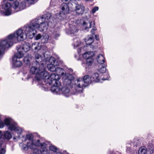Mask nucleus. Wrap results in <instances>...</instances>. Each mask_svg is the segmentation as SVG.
Masks as SVG:
<instances>
[{
    "mask_svg": "<svg viewBox=\"0 0 154 154\" xmlns=\"http://www.w3.org/2000/svg\"><path fill=\"white\" fill-rule=\"evenodd\" d=\"M48 26L47 21L42 20V18L36 19L31 21V24L23 27V30L20 29L15 33L9 35L7 38L0 42V56L3 54L5 48L11 47L16 40L22 41L26 38L27 36L32 38L36 33V29H39L42 32L46 30Z\"/></svg>",
    "mask_w": 154,
    "mask_h": 154,
    "instance_id": "f257e3e1",
    "label": "nucleus"
},
{
    "mask_svg": "<svg viewBox=\"0 0 154 154\" xmlns=\"http://www.w3.org/2000/svg\"><path fill=\"white\" fill-rule=\"evenodd\" d=\"M25 8V2H22L19 3L18 0L15 1L11 5L9 3H6L5 5H2V8L5 10L4 12L1 10L0 13L2 15L8 16L11 14V9L13 8L16 12L20 11Z\"/></svg>",
    "mask_w": 154,
    "mask_h": 154,
    "instance_id": "f03ea898",
    "label": "nucleus"
},
{
    "mask_svg": "<svg viewBox=\"0 0 154 154\" xmlns=\"http://www.w3.org/2000/svg\"><path fill=\"white\" fill-rule=\"evenodd\" d=\"M60 79L59 75L55 74H51L50 76L49 75L46 79H45L44 81L49 85H52L53 86L51 88V91L54 93L58 94L60 91L59 88L61 85L59 81Z\"/></svg>",
    "mask_w": 154,
    "mask_h": 154,
    "instance_id": "7ed1b4c3",
    "label": "nucleus"
},
{
    "mask_svg": "<svg viewBox=\"0 0 154 154\" xmlns=\"http://www.w3.org/2000/svg\"><path fill=\"white\" fill-rule=\"evenodd\" d=\"M92 81L91 78H90L89 75H85L83 78L79 79L75 81V83L72 86L73 90H74L76 92H82L83 87L86 85H84V83L88 84L91 83Z\"/></svg>",
    "mask_w": 154,
    "mask_h": 154,
    "instance_id": "20e7f679",
    "label": "nucleus"
},
{
    "mask_svg": "<svg viewBox=\"0 0 154 154\" xmlns=\"http://www.w3.org/2000/svg\"><path fill=\"white\" fill-rule=\"evenodd\" d=\"M41 64H42L41 69H38L35 66L32 67L30 69V72L36 75L35 78L38 81H40L42 79L45 80L49 75L48 72L45 71L44 67H43V63H41Z\"/></svg>",
    "mask_w": 154,
    "mask_h": 154,
    "instance_id": "39448f33",
    "label": "nucleus"
},
{
    "mask_svg": "<svg viewBox=\"0 0 154 154\" xmlns=\"http://www.w3.org/2000/svg\"><path fill=\"white\" fill-rule=\"evenodd\" d=\"M33 136L31 134H27L26 136V139L28 140L29 142H27L28 146L30 147V148L31 149H33V151L36 148H34L35 146H40L42 147L44 146H45V143L42 142L40 140H34L33 139Z\"/></svg>",
    "mask_w": 154,
    "mask_h": 154,
    "instance_id": "423d86ee",
    "label": "nucleus"
},
{
    "mask_svg": "<svg viewBox=\"0 0 154 154\" xmlns=\"http://www.w3.org/2000/svg\"><path fill=\"white\" fill-rule=\"evenodd\" d=\"M94 55V53L93 51H88L83 54L84 58L86 59V64L88 66L91 65L94 62L92 57Z\"/></svg>",
    "mask_w": 154,
    "mask_h": 154,
    "instance_id": "0eeeda50",
    "label": "nucleus"
},
{
    "mask_svg": "<svg viewBox=\"0 0 154 154\" xmlns=\"http://www.w3.org/2000/svg\"><path fill=\"white\" fill-rule=\"evenodd\" d=\"M70 83L71 81L70 80H68L67 79H65L64 84H65L66 86L63 87L60 91L62 92L63 94L66 97L69 96L70 94V90L68 88L67 85Z\"/></svg>",
    "mask_w": 154,
    "mask_h": 154,
    "instance_id": "6e6552de",
    "label": "nucleus"
},
{
    "mask_svg": "<svg viewBox=\"0 0 154 154\" xmlns=\"http://www.w3.org/2000/svg\"><path fill=\"white\" fill-rule=\"evenodd\" d=\"M8 129L11 131H14L17 134V137H19L23 131L22 129L17 126L16 123L11 124L8 127Z\"/></svg>",
    "mask_w": 154,
    "mask_h": 154,
    "instance_id": "1a4fd4ad",
    "label": "nucleus"
},
{
    "mask_svg": "<svg viewBox=\"0 0 154 154\" xmlns=\"http://www.w3.org/2000/svg\"><path fill=\"white\" fill-rule=\"evenodd\" d=\"M92 24H93L92 29L91 30V34L94 35L95 34L94 31L96 30V28L94 27L95 25V23L94 21L93 22H89L88 23H87L85 21H84L83 23V25L84 26H86L85 27V29H87L90 28L92 27Z\"/></svg>",
    "mask_w": 154,
    "mask_h": 154,
    "instance_id": "9d476101",
    "label": "nucleus"
},
{
    "mask_svg": "<svg viewBox=\"0 0 154 154\" xmlns=\"http://www.w3.org/2000/svg\"><path fill=\"white\" fill-rule=\"evenodd\" d=\"M85 10V7L83 5L76 4L75 11L77 14L82 15Z\"/></svg>",
    "mask_w": 154,
    "mask_h": 154,
    "instance_id": "9b49d317",
    "label": "nucleus"
},
{
    "mask_svg": "<svg viewBox=\"0 0 154 154\" xmlns=\"http://www.w3.org/2000/svg\"><path fill=\"white\" fill-rule=\"evenodd\" d=\"M47 144L45 143V146L41 147L40 150L38 149H35L33 152L35 154H49V151L46 148Z\"/></svg>",
    "mask_w": 154,
    "mask_h": 154,
    "instance_id": "f8f14e48",
    "label": "nucleus"
},
{
    "mask_svg": "<svg viewBox=\"0 0 154 154\" xmlns=\"http://www.w3.org/2000/svg\"><path fill=\"white\" fill-rule=\"evenodd\" d=\"M61 10L60 14H66L69 12V8L67 4L63 3H62L60 6Z\"/></svg>",
    "mask_w": 154,
    "mask_h": 154,
    "instance_id": "ddd939ff",
    "label": "nucleus"
},
{
    "mask_svg": "<svg viewBox=\"0 0 154 154\" xmlns=\"http://www.w3.org/2000/svg\"><path fill=\"white\" fill-rule=\"evenodd\" d=\"M57 66L54 65L53 64H49L48 65L47 67L48 69L52 72L57 71L58 70H61L60 68L56 67Z\"/></svg>",
    "mask_w": 154,
    "mask_h": 154,
    "instance_id": "4468645a",
    "label": "nucleus"
},
{
    "mask_svg": "<svg viewBox=\"0 0 154 154\" xmlns=\"http://www.w3.org/2000/svg\"><path fill=\"white\" fill-rule=\"evenodd\" d=\"M19 49L18 50V52L16 53L14 56L12 58L13 60H15L17 59V58H21L23 55V54L22 52L19 50Z\"/></svg>",
    "mask_w": 154,
    "mask_h": 154,
    "instance_id": "2eb2a0df",
    "label": "nucleus"
},
{
    "mask_svg": "<svg viewBox=\"0 0 154 154\" xmlns=\"http://www.w3.org/2000/svg\"><path fill=\"white\" fill-rule=\"evenodd\" d=\"M78 29L75 26H70L69 30L68 31V34H75L77 33L78 31Z\"/></svg>",
    "mask_w": 154,
    "mask_h": 154,
    "instance_id": "dca6fc26",
    "label": "nucleus"
},
{
    "mask_svg": "<svg viewBox=\"0 0 154 154\" xmlns=\"http://www.w3.org/2000/svg\"><path fill=\"white\" fill-rule=\"evenodd\" d=\"M97 60L98 63L100 65L103 64L105 62L104 58L101 54H99L97 56Z\"/></svg>",
    "mask_w": 154,
    "mask_h": 154,
    "instance_id": "f3484780",
    "label": "nucleus"
},
{
    "mask_svg": "<svg viewBox=\"0 0 154 154\" xmlns=\"http://www.w3.org/2000/svg\"><path fill=\"white\" fill-rule=\"evenodd\" d=\"M22 48L25 52H27L31 48V45L28 43L24 42L22 47Z\"/></svg>",
    "mask_w": 154,
    "mask_h": 154,
    "instance_id": "a211bd4d",
    "label": "nucleus"
},
{
    "mask_svg": "<svg viewBox=\"0 0 154 154\" xmlns=\"http://www.w3.org/2000/svg\"><path fill=\"white\" fill-rule=\"evenodd\" d=\"M92 81L95 82H99L100 80V77L98 74L96 72L93 74L91 77Z\"/></svg>",
    "mask_w": 154,
    "mask_h": 154,
    "instance_id": "6ab92c4d",
    "label": "nucleus"
},
{
    "mask_svg": "<svg viewBox=\"0 0 154 154\" xmlns=\"http://www.w3.org/2000/svg\"><path fill=\"white\" fill-rule=\"evenodd\" d=\"M93 36L88 37L85 39V41L87 45H91L94 42Z\"/></svg>",
    "mask_w": 154,
    "mask_h": 154,
    "instance_id": "aec40b11",
    "label": "nucleus"
},
{
    "mask_svg": "<svg viewBox=\"0 0 154 154\" xmlns=\"http://www.w3.org/2000/svg\"><path fill=\"white\" fill-rule=\"evenodd\" d=\"M51 16V13L46 12L43 16L39 18H42V20L45 21H47L48 22H49V19L50 18Z\"/></svg>",
    "mask_w": 154,
    "mask_h": 154,
    "instance_id": "412c9836",
    "label": "nucleus"
},
{
    "mask_svg": "<svg viewBox=\"0 0 154 154\" xmlns=\"http://www.w3.org/2000/svg\"><path fill=\"white\" fill-rule=\"evenodd\" d=\"M147 148L145 146H142L139 149L138 153L139 154H147Z\"/></svg>",
    "mask_w": 154,
    "mask_h": 154,
    "instance_id": "4be33fe9",
    "label": "nucleus"
},
{
    "mask_svg": "<svg viewBox=\"0 0 154 154\" xmlns=\"http://www.w3.org/2000/svg\"><path fill=\"white\" fill-rule=\"evenodd\" d=\"M48 60L51 64H53L55 66H58L59 65V62L53 57H50Z\"/></svg>",
    "mask_w": 154,
    "mask_h": 154,
    "instance_id": "5701e85b",
    "label": "nucleus"
},
{
    "mask_svg": "<svg viewBox=\"0 0 154 154\" xmlns=\"http://www.w3.org/2000/svg\"><path fill=\"white\" fill-rule=\"evenodd\" d=\"M35 58L36 62L38 63H41L42 62L43 57L38 53H36L35 55Z\"/></svg>",
    "mask_w": 154,
    "mask_h": 154,
    "instance_id": "b1692460",
    "label": "nucleus"
},
{
    "mask_svg": "<svg viewBox=\"0 0 154 154\" xmlns=\"http://www.w3.org/2000/svg\"><path fill=\"white\" fill-rule=\"evenodd\" d=\"M3 136L4 138L7 140H9L12 138V135L10 132L8 131H5L4 134Z\"/></svg>",
    "mask_w": 154,
    "mask_h": 154,
    "instance_id": "393cba45",
    "label": "nucleus"
},
{
    "mask_svg": "<svg viewBox=\"0 0 154 154\" xmlns=\"http://www.w3.org/2000/svg\"><path fill=\"white\" fill-rule=\"evenodd\" d=\"M4 122L5 124L7 125L8 126V128L11 124L16 123L15 122H12L11 119L10 118H6L5 119Z\"/></svg>",
    "mask_w": 154,
    "mask_h": 154,
    "instance_id": "a878e982",
    "label": "nucleus"
},
{
    "mask_svg": "<svg viewBox=\"0 0 154 154\" xmlns=\"http://www.w3.org/2000/svg\"><path fill=\"white\" fill-rule=\"evenodd\" d=\"M48 35L47 34H45V35H43L41 38L42 43H44L47 42L48 40Z\"/></svg>",
    "mask_w": 154,
    "mask_h": 154,
    "instance_id": "bb28decb",
    "label": "nucleus"
},
{
    "mask_svg": "<svg viewBox=\"0 0 154 154\" xmlns=\"http://www.w3.org/2000/svg\"><path fill=\"white\" fill-rule=\"evenodd\" d=\"M13 63L14 66L15 67H20L21 66L22 63L21 61L17 60V59L15 60H13Z\"/></svg>",
    "mask_w": 154,
    "mask_h": 154,
    "instance_id": "cd10ccee",
    "label": "nucleus"
},
{
    "mask_svg": "<svg viewBox=\"0 0 154 154\" xmlns=\"http://www.w3.org/2000/svg\"><path fill=\"white\" fill-rule=\"evenodd\" d=\"M30 58L29 56H26L23 59L24 62L26 64L29 65L30 64Z\"/></svg>",
    "mask_w": 154,
    "mask_h": 154,
    "instance_id": "c85d7f7f",
    "label": "nucleus"
},
{
    "mask_svg": "<svg viewBox=\"0 0 154 154\" xmlns=\"http://www.w3.org/2000/svg\"><path fill=\"white\" fill-rule=\"evenodd\" d=\"M100 66L101 68L99 69V71L102 73L105 72L106 70L105 66H103L102 64L100 65Z\"/></svg>",
    "mask_w": 154,
    "mask_h": 154,
    "instance_id": "c756f323",
    "label": "nucleus"
},
{
    "mask_svg": "<svg viewBox=\"0 0 154 154\" xmlns=\"http://www.w3.org/2000/svg\"><path fill=\"white\" fill-rule=\"evenodd\" d=\"M20 145L21 146L22 149L24 150H27L29 148H30V147L28 146L27 143V145L21 143Z\"/></svg>",
    "mask_w": 154,
    "mask_h": 154,
    "instance_id": "7c9ffc66",
    "label": "nucleus"
},
{
    "mask_svg": "<svg viewBox=\"0 0 154 154\" xmlns=\"http://www.w3.org/2000/svg\"><path fill=\"white\" fill-rule=\"evenodd\" d=\"M2 132L0 131V141L2 139L1 137L2 136ZM5 145V144L4 142H1L0 141V148H1L2 146L4 147Z\"/></svg>",
    "mask_w": 154,
    "mask_h": 154,
    "instance_id": "2f4dec72",
    "label": "nucleus"
},
{
    "mask_svg": "<svg viewBox=\"0 0 154 154\" xmlns=\"http://www.w3.org/2000/svg\"><path fill=\"white\" fill-rule=\"evenodd\" d=\"M49 149L50 150L54 152H56L57 150V147L53 145L50 146L49 147Z\"/></svg>",
    "mask_w": 154,
    "mask_h": 154,
    "instance_id": "473e14b6",
    "label": "nucleus"
},
{
    "mask_svg": "<svg viewBox=\"0 0 154 154\" xmlns=\"http://www.w3.org/2000/svg\"><path fill=\"white\" fill-rule=\"evenodd\" d=\"M41 49L40 46L39 45V44L37 45L35 47V48L33 50L35 52L38 51L39 50Z\"/></svg>",
    "mask_w": 154,
    "mask_h": 154,
    "instance_id": "72a5a7b5",
    "label": "nucleus"
},
{
    "mask_svg": "<svg viewBox=\"0 0 154 154\" xmlns=\"http://www.w3.org/2000/svg\"><path fill=\"white\" fill-rule=\"evenodd\" d=\"M25 1H24V2H25V1H26L28 4H33L34 3V2L35 0H24ZM25 4L26 5V3H25Z\"/></svg>",
    "mask_w": 154,
    "mask_h": 154,
    "instance_id": "f704fd0d",
    "label": "nucleus"
},
{
    "mask_svg": "<svg viewBox=\"0 0 154 154\" xmlns=\"http://www.w3.org/2000/svg\"><path fill=\"white\" fill-rule=\"evenodd\" d=\"M38 44H39V43L37 42L32 43V46H31V48L33 50V49L35 48V47L37 45H38Z\"/></svg>",
    "mask_w": 154,
    "mask_h": 154,
    "instance_id": "c9c22d12",
    "label": "nucleus"
},
{
    "mask_svg": "<svg viewBox=\"0 0 154 154\" xmlns=\"http://www.w3.org/2000/svg\"><path fill=\"white\" fill-rule=\"evenodd\" d=\"M99 8L98 7L95 6L93 8L92 10V12L94 14V13L97 11H98V10Z\"/></svg>",
    "mask_w": 154,
    "mask_h": 154,
    "instance_id": "e433bc0d",
    "label": "nucleus"
},
{
    "mask_svg": "<svg viewBox=\"0 0 154 154\" xmlns=\"http://www.w3.org/2000/svg\"><path fill=\"white\" fill-rule=\"evenodd\" d=\"M42 36L40 34H38V35H37V36H36L35 39L36 40H38L40 38L41 39V38L42 37Z\"/></svg>",
    "mask_w": 154,
    "mask_h": 154,
    "instance_id": "4c0bfd02",
    "label": "nucleus"
},
{
    "mask_svg": "<svg viewBox=\"0 0 154 154\" xmlns=\"http://www.w3.org/2000/svg\"><path fill=\"white\" fill-rule=\"evenodd\" d=\"M5 151L4 148H2L0 150V154H5Z\"/></svg>",
    "mask_w": 154,
    "mask_h": 154,
    "instance_id": "58836bf2",
    "label": "nucleus"
},
{
    "mask_svg": "<svg viewBox=\"0 0 154 154\" xmlns=\"http://www.w3.org/2000/svg\"><path fill=\"white\" fill-rule=\"evenodd\" d=\"M95 38L97 40H98L99 39V35H95Z\"/></svg>",
    "mask_w": 154,
    "mask_h": 154,
    "instance_id": "ea45409f",
    "label": "nucleus"
},
{
    "mask_svg": "<svg viewBox=\"0 0 154 154\" xmlns=\"http://www.w3.org/2000/svg\"><path fill=\"white\" fill-rule=\"evenodd\" d=\"M59 36H60V35H59V34H58V33L56 34L54 37L55 38H56V37H59Z\"/></svg>",
    "mask_w": 154,
    "mask_h": 154,
    "instance_id": "a19ab883",
    "label": "nucleus"
},
{
    "mask_svg": "<svg viewBox=\"0 0 154 154\" xmlns=\"http://www.w3.org/2000/svg\"><path fill=\"white\" fill-rule=\"evenodd\" d=\"M109 79V77L108 76L107 77V78H103L102 79V80H108Z\"/></svg>",
    "mask_w": 154,
    "mask_h": 154,
    "instance_id": "79ce46f5",
    "label": "nucleus"
},
{
    "mask_svg": "<svg viewBox=\"0 0 154 154\" xmlns=\"http://www.w3.org/2000/svg\"><path fill=\"white\" fill-rule=\"evenodd\" d=\"M150 153V154H152L153 152V150H150L149 151Z\"/></svg>",
    "mask_w": 154,
    "mask_h": 154,
    "instance_id": "37998d69",
    "label": "nucleus"
},
{
    "mask_svg": "<svg viewBox=\"0 0 154 154\" xmlns=\"http://www.w3.org/2000/svg\"><path fill=\"white\" fill-rule=\"evenodd\" d=\"M68 0H63V1H65L66 2H67L68 1Z\"/></svg>",
    "mask_w": 154,
    "mask_h": 154,
    "instance_id": "c03bdc74",
    "label": "nucleus"
},
{
    "mask_svg": "<svg viewBox=\"0 0 154 154\" xmlns=\"http://www.w3.org/2000/svg\"><path fill=\"white\" fill-rule=\"evenodd\" d=\"M57 154H61V153H58Z\"/></svg>",
    "mask_w": 154,
    "mask_h": 154,
    "instance_id": "a18cd8bd",
    "label": "nucleus"
},
{
    "mask_svg": "<svg viewBox=\"0 0 154 154\" xmlns=\"http://www.w3.org/2000/svg\"><path fill=\"white\" fill-rule=\"evenodd\" d=\"M94 48V47H92V48H93V49Z\"/></svg>",
    "mask_w": 154,
    "mask_h": 154,
    "instance_id": "49530a36",
    "label": "nucleus"
},
{
    "mask_svg": "<svg viewBox=\"0 0 154 154\" xmlns=\"http://www.w3.org/2000/svg\"><path fill=\"white\" fill-rule=\"evenodd\" d=\"M4 140V138H3L2 140Z\"/></svg>",
    "mask_w": 154,
    "mask_h": 154,
    "instance_id": "de8ad7c7",
    "label": "nucleus"
}]
</instances>
